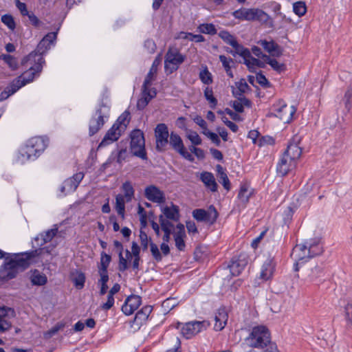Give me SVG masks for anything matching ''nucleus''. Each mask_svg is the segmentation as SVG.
Instances as JSON below:
<instances>
[{"mask_svg":"<svg viewBox=\"0 0 352 352\" xmlns=\"http://www.w3.org/2000/svg\"><path fill=\"white\" fill-rule=\"evenodd\" d=\"M236 89H234L232 92L235 96H241L249 88V86L244 79L240 80L235 83Z\"/></svg>","mask_w":352,"mask_h":352,"instance_id":"nucleus-42","label":"nucleus"},{"mask_svg":"<svg viewBox=\"0 0 352 352\" xmlns=\"http://www.w3.org/2000/svg\"><path fill=\"white\" fill-rule=\"evenodd\" d=\"M42 252L43 249H38L6 257L4 265L0 269V279L8 280L14 278L19 271L28 268L33 262V258L39 256Z\"/></svg>","mask_w":352,"mask_h":352,"instance_id":"nucleus-1","label":"nucleus"},{"mask_svg":"<svg viewBox=\"0 0 352 352\" xmlns=\"http://www.w3.org/2000/svg\"><path fill=\"white\" fill-rule=\"evenodd\" d=\"M219 177V182L221 183V184L227 190H229L230 188V183L227 174L225 172H221Z\"/></svg>","mask_w":352,"mask_h":352,"instance_id":"nucleus-58","label":"nucleus"},{"mask_svg":"<svg viewBox=\"0 0 352 352\" xmlns=\"http://www.w3.org/2000/svg\"><path fill=\"white\" fill-rule=\"evenodd\" d=\"M252 194L253 189L250 186V185L246 183L242 184L238 193V199L241 203L246 204L249 201V199Z\"/></svg>","mask_w":352,"mask_h":352,"instance_id":"nucleus-29","label":"nucleus"},{"mask_svg":"<svg viewBox=\"0 0 352 352\" xmlns=\"http://www.w3.org/2000/svg\"><path fill=\"white\" fill-rule=\"evenodd\" d=\"M30 280L32 284L34 285L42 286L47 283V278L44 274L40 272L37 270H34L32 272Z\"/></svg>","mask_w":352,"mask_h":352,"instance_id":"nucleus-32","label":"nucleus"},{"mask_svg":"<svg viewBox=\"0 0 352 352\" xmlns=\"http://www.w3.org/2000/svg\"><path fill=\"white\" fill-rule=\"evenodd\" d=\"M199 30L203 34H215L217 33V30L212 23L201 24L199 25Z\"/></svg>","mask_w":352,"mask_h":352,"instance_id":"nucleus-50","label":"nucleus"},{"mask_svg":"<svg viewBox=\"0 0 352 352\" xmlns=\"http://www.w3.org/2000/svg\"><path fill=\"white\" fill-rule=\"evenodd\" d=\"M72 280L77 288L82 289L85 285V276L82 272L76 270L72 273Z\"/></svg>","mask_w":352,"mask_h":352,"instance_id":"nucleus-40","label":"nucleus"},{"mask_svg":"<svg viewBox=\"0 0 352 352\" xmlns=\"http://www.w3.org/2000/svg\"><path fill=\"white\" fill-rule=\"evenodd\" d=\"M56 39V32H50L46 34L43 38L41 41V46L47 42L50 45L53 44L54 41Z\"/></svg>","mask_w":352,"mask_h":352,"instance_id":"nucleus-59","label":"nucleus"},{"mask_svg":"<svg viewBox=\"0 0 352 352\" xmlns=\"http://www.w3.org/2000/svg\"><path fill=\"white\" fill-rule=\"evenodd\" d=\"M194 122L199 125L202 129V133L204 134L208 129V125L206 122L199 116H197L193 118Z\"/></svg>","mask_w":352,"mask_h":352,"instance_id":"nucleus-56","label":"nucleus"},{"mask_svg":"<svg viewBox=\"0 0 352 352\" xmlns=\"http://www.w3.org/2000/svg\"><path fill=\"white\" fill-rule=\"evenodd\" d=\"M144 47L147 50L148 53L153 54L156 50V45L153 40L147 39L144 42Z\"/></svg>","mask_w":352,"mask_h":352,"instance_id":"nucleus-62","label":"nucleus"},{"mask_svg":"<svg viewBox=\"0 0 352 352\" xmlns=\"http://www.w3.org/2000/svg\"><path fill=\"white\" fill-rule=\"evenodd\" d=\"M244 63L247 65V67L250 70L254 69L256 67H263V63L259 60L258 59L254 58L251 56V53L250 52V56L247 58H243Z\"/></svg>","mask_w":352,"mask_h":352,"instance_id":"nucleus-44","label":"nucleus"},{"mask_svg":"<svg viewBox=\"0 0 352 352\" xmlns=\"http://www.w3.org/2000/svg\"><path fill=\"white\" fill-rule=\"evenodd\" d=\"M109 116V108L102 105L98 109L89 121V135L96 134L104 124V118Z\"/></svg>","mask_w":352,"mask_h":352,"instance_id":"nucleus-11","label":"nucleus"},{"mask_svg":"<svg viewBox=\"0 0 352 352\" xmlns=\"http://www.w3.org/2000/svg\"><path fill=\"white\" fill-rule=\"evenodd\" d=\"M57 232V228H52L45 232L44 233L41 234L38 236H36L35 238V241H38V240H41L40 245H43V244L50 242L56 236Z\"/></svg>","mask_w":352,"mask_h":352,"instance_id":"nucleus-33","label":"nucleus"},{"mask_svg":"<svg viewBox=\"0 0 352 352\" xmlns=\"http://www.w3.org/2000/svg\"><path fill=\"white\" fill-rule=\"evenodd\" d=\"M157 69L151 67L146 75L142 85V97L138 100L137 107L139 109H143L155 98L157 92L155 88H151L152 82L155 79Z\"/></svg>","mask_w":352,"mask_h":352,"instance_id":"nucleus-5","label":"nucleus"},{"mask_svg":"<svg viewBox=\"0 0 352 352\" xmlns=\"http://www.w3.org/2000/svg\"><path fill=\"white\" fill-rule=\"evenodd\" d=\"M232 47L234 48V52H233L232 51H230V53H231L232 55L234 56L235 54H237L243 58H247L250 56V50L240 45L237 41L233 43Z\"/></svg>","mask_w":352,"mask_h":352,"instance_id":"nucleus-38","label":"nucleus"},{"mask_svg":"<svg viewBox=\"0 0 352 352\" xmlns=\"http://www.w3.org/2000/svg\"><path fill=\"white\" fill-rule=\"evenodd\" d=\"M185 238L186 237V232L184 226L183 224H178L176 226L175 231L174 232V238Z\"/></svg>","mask_w":352,"mask_h":352,"instance_id":"nucleus-60","label":"nucleus"},{"mask_svg":"<svg viewBox=\"0 0 352 352\" xmlns=\"http://www.w3.org/2000/svg\"><path fill=\"white\" fill-rule=\"evenodd\" d=\"M204 135L207 136L209 139H210V140L217 146H219L220 144V139L219 138L218 135L216 133L207 131L206 133H204Z\"/></svg>","mask_w":352,"mask_h":352,"instance_id":"nucleus-63","label":"nucleus"},{"mask_svg":"<svg viewBox=\"0 0 352 352\" xmlns=\"http://www.w3.org/2000/svg\"><path fill=\"white\" fill-rule=\"evenodd\" d=\"M245 342L250 347L263 348L270 343V332L265 326L254 327Z\"/></svg>","mask_w":352,"mask_h":352,"instance_id":"nucleus-4","label":"nucleus"},{"mask_svg":"<svg viewBox=\"0 0 352 352\" xmlns=\"http://www.w3.org/2000/svg\"><path fill=\"white\" fill-rule=\"evenodd\" d=\"M122 133L124 132L119 129L118 126L113 124L106 133L104 138L99 144V147L106 146L117 141Z\"/></svg>","mask_w":352,"mask_h":352,"instance_id":"nucleus-21","label":"nucleus"},{"mask_svg":"<svg viewBox=\"0 0 352 352\" xmlns=\"http://www.w3.org/2000/svg\"><path fill=\"white\" fill-rule=\"evenodd\" d=\"M140 243L144 250H146L148 245V239L147 234L142 231L140 233Z\"/></svg>","mask_w":352,"mask_h":352,"instance_id":"nucleus-64","label":"nucleus"},{"mask_svg":"<svg viewBox=\"0 0 352 352\" xmlns=\"http://www.w3.org/2000/svg\"><path fill=\"white\" fill-rule=\"evenodd\" d=\"M228 316L225 308H220L218 309L215 316L214 317V328L216 331L222 330L227 321H228Z\"/></svg>","mask_w":352,"mask_h":352,"instance_id":"nucleus-25","label":"nucleus"},{"mask_svg":"<svg viewBox=\"0 0 352 352\" xmlns=\"http://www.w3.org/2000/svg\"><path fill=\"white\" fill-rule=\"evenodd\" d=\"M322 247L318 239H311L307 240L304 243L297 244L293 248L291 253L295 265L298 267L304 263L307 258L321 254Z\"/></svg>","mask_w":352,"mask_h":352,"instance_id":"nucleus-2","label":"nucleus"},{"mask_svg":"<svg viewBox=\"0 0 352 352\" xmlns=\"http://www.w3.org/2000/svg\"><path fill=\"white\" fill-rule=\"evenodd\" d=\"M111 256L105 252L101 253L100 263L98 267V273H108L107 268L110 264Z\"/></svg>","mask_w":352,"mask_h":352,"instance_id":"nucleus-37","label":"nucleus"},{"mask_svg":"<svg viewBox=\"0 0 352 352\" xmlns=\"http://www.w3.org/2000/svg\"><path fill=\"white\" fill-rule=\"evenodd\" d=\"M113 245L115 248L118 251V256H119V264H118V269L121 272H124L126 270L128 269V265L126 262V258H124L122 255L123 252V245L122 244L119 242L118 241H115L113 242Z\"/></svg>","mask_w":352,"mask_h":352,"instance_id":"nucleus-31","label":"nucleus"},{"mask_svg":"<svg viewBox=\"0 0 352 352\" xmlns=\"http://www.w3.org/2000/svg\"><path fill=\"white\" fill-rule=\"evenodd\" d=\"M22 65L29 67V69L23 73L20 76L15 78L23 87L32 82L36 74H39L42 71L43 65L45 63L43 58L39 54L30 53L25 57L21 62Z\"/></svg>","mask_w":352,"mask_h":352,"instance_id":"nucleus-3","label":"nucleus"},{"mask_svg":"<svg viewBox=\"0 0 352 352\" xmlns=\"http://www.w3.org/2000/svg\"><path fill=\"white\" fill-rule=\"evenodd\" d=\"M100 278L98 281V284L100 285V294L104 295L108 289L107 282L109 280L108 273H98Z\"/></svg>","mask_w":352,"mask_h":352,"instance_id":"nucleus-39","label":"nucleus"},{"mask_svg":"<svg viewBox=\"0 0 352 352\" xmlns=\"http://www.w3.org/2000/svg\"><path fill=\"white\" fill-rule=\"evenodd\" d=\"M300 136L297 135H294L287 146V148L283 155L287 156L294 162L298 160L302 153V148L300 146Z\"/></svg>","mask_w":352,"mask_h":352,"instance_id":"nucleus-15","label":"nucleus"},{"mask_svg":"<svg viewBox=\"0 0 352 352\" xmlns=\"http://www.w3.org/2000/svg\"><path fill=\"white\" fill-rule=\"evenodd\" d=\"M232 15L235 19L246 21L258 20L267 22L270 16L262 10L258 8H241L235 10Z\"/></svg>","mask_w":352,"mask_h":352,"instance_id":"nucleus-7","label":"nucleus"},{"mask_svg":"<svg viewBox=\"0 0 352 352\" xmlns=\"http://www.w3.org/2000/svg\"><path fill=\"white\" fill-rule=\"evenodd\" d=\"M206 327V322L204 321H192L184 324L181 328V332L185 338H190Z\"/></svg>","mask_w":352,"mask_h":352,"instance_id":"nucleus-16","label":"nucleus"},{"mask_svg":"<svg viewBox=\"0 0 352 352\" xmlns=\"http://www.w3.org/2000/svg\"><path fill=\"white\" fill-rule=\"evenodd\" d=\"M159 221L162 230L172 231L173 224L170 223L168 219H166L163 215L160 216Z\"/></svg>","mask_w":352,"mask_h":352,"instance_id":"nucleus-54","label":"nucleus"},{"mask_svg":"<svg viewBox=\"0 0 352 352\" xmlns=\"http://www.w3.org/2000/svg\"><path fill=\"white\" fill-rule=\"evenodd\" d=\"M145 197L151 201L162 204L165 201L164 192L155 186H149L145 189Z\"/></svg>","mask_w":352,"mask_h":352,"instance_id":"nucleus-22","label":"nucleus"},{"mask_svg":"<svg viewBox=\"0 0 352 352\" xmlns=\"http://www.w3.org/2000/svg\"><path fill=\"white\" fill-rule=\"evenodd\" d=\"M184 56L181 54L177 48L170 47L165 56L164 68L168 74L176 71L179 66L184 61Z\"/></svg>","mask_w":352,"mask_h":352,"instance_id":"nucleus-10","label":"nucleus"},{"mask_svg":"<svg viewBox=\"0 0 352 352\" xmlns=\"http://www.w3.org/2000/svg\"><path fill=\"white\" fill-rule=\"evenodd\" d=\"M263 48L269 53L270 56L280 57L283 54V49L273 40H260L257 42Z\"/></svg>","mask_w":352,"mask_h":352,"instance_id":"nucleus-19","label":"nucleus"},{"mask_svg":"<svg viewBox=\"0 0 352 352\" xmlns=\"http://www.w3.org/2000/svg\"><path fill=\"white\" fill-rule=\"evenodd\" d=\"M170 144L176 151H179L184 146L180 136L173 132L170 135Z\"/></svg>","mask_w":352,"mask_h":352,"instance_id":"nucleus-43","label":"nucleus"},{"mask_svg":"<svg viewBox=\"0 0 352 352\" xmlns=\"http://www.w3.org/2000/svg\"><path fill=\"white\" fill-rule=\"evenodd\" d=\"M19 80L15 79L6 87V89L0 94V100H4L9 96L16 92L21 87H23V84L19 82Z\"/></svg>","mask_w":352,"mask_h":352,"instance_id":"nucleus-27","label":"nucleus"},{"mask_svg":"<svg viewBox=\"0 0 352 352\" xmlns=\"http://www.w3.org/2000/svg\"><path fill=\"white\" fill-rule=\"evenodd\" d=\"M151 311L152 307L151 306L144 307L135 314V320L140 322L146 320L149 316Z\"/></svg>","mask_w":352,"mask_h":352,"instance_id":"nucleus-41","label":"nucleus"},{"mask_svg":"<svg viewBox=\"0 0 352 352\" xmlns=\"http://www.w3.org/2000/svg\"><path fill=\"white\" fill-rule=\"evenodd\" d=\"M186 135L193 145H200L201 144V139L196 131L186 129Z\"/></svg>","mask_w":352,"mask_h":352,"instance_id":"nucleus-46","label":"nucleus"},{"mask_svg":"<svg viewBox=\"0 0 352 352\" xmlns=\"http://www.w3.org/2000/svg\"><path fill=\"white\" fill-rule=\"evenodd\" d=\"M46 147L47 142L43 138L34 137L28 141L25 148L21 151V155L29 160L32 157H36L38 153L43 151Z\"/></svg>","mask_w":352,"mask_h":352,"instance_id":"nucleus-9","label":"nucleus"},{"mask_svg":"<svg viewBox=\"0 0 352 352\" xmlns=\"http://www.w3.org/2000/svg\"><path fill=\"white\" fill-rule=\"evenodd\" d=\"M296 164V162L290 160L287 156L283 155L276 167L277 173L280 176H284L292 170Z\"/></svg>","mask_w":352,"mask_h":352,"instance_id":"nucleus-24","label":"nucleus"},{"mask_svg":"<svg viewBox=\"0 0 352 352\" xmlns=\"http://www.w3.org/2000/svg\"><path fill=\"white\" fill-rule=\"evenodd\" d=\"M156 146L158 150L162 151L168 144V131L165 124H159L155 130Z\"/></svg>","mask_w":352,"mask_h":352,"instance_id":"nucleus-17","label":"nucleus"},{"mask_svg":"<svg viewBox=\"0 0 352 352\" xmlns=\"http://www.w3.org/2000/svg\"><path fill=\"white\" fill-rule=\"evenodd\" d=\"M303 273L305 280L308 281H314L321 276V274H322V269L317 265L311 263L305 267Z\"/></svg>","mask_w":352,"mask_h":352,"instance_id":"nucleus-23","label":"nucleus"},{"mask_svg":"<svg viewBox=\"0 0 352 352\" xmlns=\"http://www.w3.org/2000/svg\"><path fill=\"white\" fill-rule=\"evenodd\" d=\"M120 289V285L118 283H116L109 290L107 295V300L105 303L101 305V308L104 310L110 309L114 305L113 296L118 293Z\"/></svg>","mask_w":352,"mask_h":352,"instance_id":"nucleus-30","label":"nucleus"},{"mask_svg":"<svg viewBox=\"0 0 352 352\" xmlns=\"http://www.w3.org/2000/svg\"><path fill=\"white\" fill-rule=\"evenodd\" d=\"M130 149L133 155L146 159L144 135L139 129L133 130L131 133Z\"/></svg>","mask_w":352,"mask_h":352,"instance_id":"nucleus-8","label":"nucleus"},{"mask_svg":"<svg viewBox=\"0 0 352 352\" xmlns=\"http://www.w3.org/2000/svg\"><path fill=\"white\" fill-rule=\"evenodd\" d=\"M192 217L199 221H204L210 224L215 222L218 212L215 208L210 206L208 210L195 209L192 211Z\"/></svg>","mask_w":352,"mask_h":352,"instance_id":"nucleus-13","label":"nucleus"},{"mask_svg":"<svg viewBox=\"0 0 352 352\" xmlns=\"http://www.w3.org/2000/svg\"><path fill=\"white\" fill-rule=\"evenodd\" d=\"M294 12L298 16H304L307 12V7L303 1H297L293 4Z\"/></svg>","mask_w":352,"mask_h":352,"instance_id":"nucleus-47","label":"nucleus"},{"mask_svg":"<svg viewBox=\"0 0 352 352\" xmlns=\"http://www.w3.org/2000/svg\"><path fill=\"white\" fill-rule=\"evenodd\" d=\"M204 96L206 100L210 103L211 107L214 108L217 104V100L213 96L212 89L206 87L204 90Z\"/></svg>","mask_w":352,"mask_h":352,"instance_id":"nucleus-51","label":"nucleus"},{"mask_svg":"<svg viewBox=\"0 0 352 352\" xmlns=\"http://www.w3.org/2000/svg\"><path fill=\"white\" fill-rule=\"evenodd\" d=\"M1 57L12 70H16L18 68V62L14 57L9 54H3Z\"/></svg>","mask_w":352,"mask_h":352,"instance_id":"nucleus-49","label":"nucleus"},{"mask_svg":"<svg viewBox=\"0 0 352 352\" xmlns=\"http://www.w3.org/2000/svg\"><path fill=\"white\" fill-rule=\"evenodd\" d=\"M15 316V311L8 307H0V332L9 330L12 327V319Z\"/></svg>","mask_w":352,"mask_h":352,"instance_id":"nucleus-14","label":"nucleus"},{"mask_svg":"<svg viewBox=\"0 0 352 352\" xmlns=\"http://www.w3.org/2000/svg\"><path fill=\"white\" fill-rule=\"evenodd\" d=\"M150 250L154 259L159 262L162 259V255L160 253L157 245L152 242L150 243Z\"/></svg>","mask_w":352,"mask_h":352,"instance_id":"nucleus-52","label":"nucleus"},{"mask_svg":"<svg viewBox=\"0 0 352 352\" xmlns=\"http://www.w3.org/2000/svg\"><path fill=\"white\" fill-rule=\"evenodd\" d=\"M1 21L6 25L10 29L15 28V23L13 17L9 14H4L1 16Z\"/></svg>","mask_w":352,"mask_h":352,"instance_id":"nucleus-55","label":"nucleus"},{"mask_svg":"<svg viewBox=\"0 0 352 352\" xmlns=\"http://www.w3.org/2000/svg\"><path fill=\"white\" fill-rule=\"evenodd\" d=\"M164 215L168 219L177 221L179 219V210L176 206L164 207L162 210Z\"/></svg>","mask_w":352,"mask_h":352,"instance_id":"nucleus-34","label":"nucleus"},{"mask_svg":"<svg viewBox=\"0 0 352 352\" xmlns=\"http://www.w3.org/2000/svg\"><path fill=\"white\" fill-rule=\"evenodd\" d=\"M50 47V45L47 43V42H45L41 46V42L38 44L36 50L34 52H32L31 53H34L36 54H39L43 57V54L45 53Z\"/></svg>","mask_w":352,"mask_h":352,"instance_id":"nucleus-57","label":"nucleus"},{"mask_svg":"<svg viewBox=\"0 0 352 352\" xmlns=\"http://www.w3.org/2000/svg\"><path fill=\"white\" fill-rule=\"evenodd\" d=\"M263 60L269 64L272 68L280 73L285 70V65L281 63H279L276 59L271 58L270 56H263Z\"/></svg>","mask_w":352,"mask_h":352,"instance_id":"nucleus-36","label":"nucleus"},{"mask_svg":"<svg viewBox=\"0 0 352 352\" xmlns=\"http://www.w3.org/2000/svg\"><path fill=\"white\" fill-rule=\"evenodd\" d=\"M122 193L116 197L115 209L118 214L123 219L125 213V204L131 202L134 198L135 190L129 182H125L121 186Z\"/></svg>","mask_w":352,"mask_h":352,"instance_id":"nucleus-6","label":"nucleus"},{"mask_svg":"<svg viewBox=\"0 0 352 352\" xmlns=\"http://www.w3.org/2000/svg\"><path fill=\"white\" fill-rule=\"evenodd\" d=\"M296 109L294 106H288L285 102L280 100L274 105V116L284 123L292 121Z\"/></svg>","mask_w":352,"mask_h":352,"instance_id":"nucleus-12","label":"nucleus"},{"mask_svg":"<svg viewBox=\"0 0 352 352\" xmlns=\"http://www.w3.org/2000/svg\"><path fill=\"white\" fill-rule=\"evenodd\" d=\"M275 263L274 260L268 258L261 267L260 278L263 280H267L272 278L274 272Z\"/></svg>","mask_w":352,"mask_h":352,"instance_id":"nucleus-26","label":"nucleus"},{"mask_svg":"<svg viewBox=\"0 0 352 352\" xmlns=\"http://www.w3.org/2000/svg\"><path fill=\"white\" fill-rule=\"evenodd\" d=\"M219 60L222 63V65L226 71H228L230 67V63L233 62L232 59L230 58H227L224 55L219 56Z\"/></svg>","mask_w":352,"mask_h":352,"instance_id":"nucleus-61","label":"nucleus"},{"mask_svg":"<svg viewBox=\"0 0 352 352\" xmlns=\"http://www.w3.org/2000/svg\"><path fill=\"white\" fill-rule=\"evenodd\" d=\"M78 186L72 177L67 179L61 186L62 192H73L77 188Z\"/></svg>","mask_w":352,"mask_h":352,"instance_id":"nucleus-45","label":"nucleus"},{"mask_svg":"<svg viewBox=\"0 0 352 352\" xmlns=\"http://www.w3.org/2000/svg\"><path fill=\"white\" fill-rule=\"evenodd\" d=\"M199 78L206 85H209L212 83V76L211 74L209 72V71L206 68L205 69L202 70L199 74Z\"/></svg>","mask_w":352,"mask_h":352,"instance_id":"nucleus-53","label":"nucleus"},{"mask_svg":"<svg viewBox=\"0 0 352 352\" xmlns=\"http://www.w3.org/2000/svg\"><path fill=\"white\" fill-rule=\"evenodd\" d=\"M141 303L142 300L139 296L131 295L125 300V302L122 307V311L125 315H131L139 308Z\"/></svg>","mask_w":352,"mask_h":352,"instance_id":"nucleus-18","label":"nucleus"},{"mask_svg":"<svg viewBox=\"0 0 352 352\" xmlns=\"http://www.w3.org/2000/svg\"><path fill=\"white\" fill-rule=\"evenodd\" d=\"M129 113L125 111L118 117L116 122L113 124L116 126H118L119 129L124 132L128 124L129 123Z\"/></svg>","mask_w":352,"mask_h":352,"instance_id":"nucleus-35","label":"nucleus"},{"mask_svg":"<svg viewBox=\"0 0 352 352\" xmlns=\"http://www.w3.org/2000/svg\"><path fill=\"white\" fill-rule=\"evenodd\" d=\"M219 36L227 44L232 45L233 43L236 41V38L232 35L228 31H221L219 33Z\"/></svg>","mask_w":352,"mask_h":352,"instance_id":"nucleus-48","label":"nucleus"},{"mask_svg":"<svg viewBox=\"0 0 352 352\" xmlns=\"http://www.w3.org/2000/svg\"><path fill=\"white\" fill-rule=\"evenodd\" d=\"M248 263L245 254H240L237 258H233L228 265L230 273L232 276H238L243 270Z\"/></svg>","mask_w":352,"mask_h":352,"instance_id":"nucleus-20","label":"nucleus"},{"mask_svg":"<svg viewBox=\"0 0 352 352\" xmlns=\"http://www.w3.org/2000/svg\"><path fill=\"white\" fill-rule=\"evenodd\" d=\"M200 179L206 187L210 190L212 192H216L217 190V184L214 175L211 173L204 172L201 174Z\"/></svg>","mask_w":352,"mask_h":352,"instance_id":"nucleus-28","label":"nucleus"}]
</instances>
